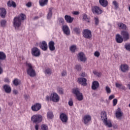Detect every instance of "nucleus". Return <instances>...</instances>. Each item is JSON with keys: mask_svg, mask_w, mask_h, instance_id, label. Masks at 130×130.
Returning a JSON list of instances; mask_svg holds the SVG:
<instances>
[{"mask_svg": "<svg viewBox=\"0 0 130 130\" xmlns=\"http://www.w3.org/2000/svg\"><path fill=\"white\" fill-rule=\"evenodd\" d=\"M115 39L117 43H122L123 41H124V40L123 39V38H122V36H121V35L119 34H117L116 35Z\"/></svg>", "mask_w": 130, "mask_h": 130, "instance_id": "18", "label": "nucleus"}, {"mask_svg": "<svg viewBox=\"0 0 130 130\" xmlns=\"http://www.w3.org/2000/svg\"><path fill=\"white\" fill-rule=\"evenodd\" d=\"M35 129L36 130H39V125L38 124H36L35 125Z\"/></svg>", "mask_w": 130, "mask_h": 130, "instance_id": "59", "label": "nucleus"}, {"mask_svg": "<svg viewBox=\"0 0 130 130\" xmlns=\"http://www.w3.org/2000/svg\"><path fill=\"white\" fill-rule=\"evenodd\" d=\"M75 69L77 71H81L82 68H81V65L78 64L75 66Z\"/></svg>", "mask_w": 130, "mask_h": 130, "instance_id": "47", "label": "nucleus"}, {"mask_svg": "<svg viewBox=\"0 0 130 130\" xmlns=\"http://www.w3.org/2000/svg\"><path fill=\"white\" fill-rule=\"evenodd\" d=\"M78 58L80 61L85 62L87 60L85 54L83 52H80L78 55Z\"/></svg>", "mask_w": 130, "mask_h": 130, "instance_id": "15", "label": "nucleus"}, {"mask_svg": "<svg viewBox=\"0 0 130 130\" xmlns=\"http://www.w3.org/2000/svg\"><path fill=\"white\" fill-rule=\"evenodd\" d=\"M113 106H116V104H117V99H114L113 100Z\"/></svg>", "mask_w": 130, "mask_h": 130, "instance_id": "48", "label": "nucleus"}, {"mask_svg": "<svg viewBox=\"0 0 130 130\" xmlns=\"http://www.w3.org/2000/svg\"><path fill=\"white\" fill-rule=\"evenodd\" d=\"M44 73L45 75H48L50 76V75H51V70L49 68L46 69L44 71Z\"/></svg>", "mask_w": 130, "mask_h": 130, "instance_id": "35", "label": "nucleus"}, {"mask_svg": "<svg viewBox=\"0 0 130 130\" xmlns=\"http://www.w3.org/2000/svg\"><path fill=\"white\" fill-rule=\"evenodd\" d=\"M101 116L105 125H107V126H108V127H111V126H112L111 121L110 120H107V115L106 114V112L105 111L102 112L101 113Z\"/></svg>", "mask_w": 130, "mask_h": 130, "instance_id": "3", "label": "nucleus"}, {"mask_svg": "<svg viewBox=\"0 0 130 130\" xmlns=\"http://www.w3.org/2000/svg\"><path fill=\"white\" fill-rule=\"evenodd\" d=\"M59 118L63 123H67L69 120L68 115L64 113H61L59 115Z\"/></svg>", "mask_w": 130, "mask_h": 130, "instance_id": "9", "label": "nucleus"}, {"mask_svg": "<svg viewBox=\"0 0 130 130\" xmlns=\"http://www.w3.org/2000/svg\"><path fill=\"white\" fill-rule=\"evenodd\" d=\"M127 87L128 88L129 90H130V84H127Z\"/></svg>", "mask_w": 130, "mask_h": 130, "instance_id": "64", "label": "nucleus"}, {"mask_svg": "<svg viewBox=\"0 0 130 130\" xmlns=\"http://www.w3.org/2000/svg\"><path fill=\"white\" fill-rule=\"evenodd\" d=\"M79 14H80V12L78 11H74L73 12V14L75 15V16H77V15H79Z\"/></svg>", "mask_w": 130, "mask_h": 130, "instance_id": "58", "label": "nucleus"}, {"mask_svg": "<svg viewBox=\"0 0 130 130\" xmlns=\"http://www.w3.org/2000/svg\"><path fill=\"white\" fill-rule=\"evenodd\" d=\"M50 99V96L47 95L46 96V100H47V101H49V100Z\"/></svg>", "mask_w": 130, "mask_h": 130, "instance_id": "60", "label": "nucleus"}, {"mask_svg": "<svg viewBox=\"0 0 130 130\" xmlns=\"http://www.w3.org/2000/svg\"><path fill=\"white\" fill-rule=\"evenodd\" d=\"M7 21L5 20H3L1 21V25L2 27H5Z\"/></svg>", "mask_w": 130, "mask_h": 130, "instance_id": "42", "label": "nucleus"}, {"mask_svg": "<svg viewBox=\"0 0 130 130\" xmlns=\"http://www.w3.org/2000/svg\"><path fill=\"white\" fill-rule=\"evenodd\" d=\"M94 22L96 26L99 24V19H98V17H94Z\"/></svg>", "mask_w": 130, "mask_h": 130, "instance_id": "45", "label": "nucleus"}, {"mask_svg": "<svg viewBox=\"0 0 130 130\" xmlns=\"http://www.w3.org/2000/svg\"><path fill=\"white\" fill-rule=\"evenodd\" d=\"M72 92L73 94H75L76 97V99H77L78 101H82V100L84 99L83 94L80 92V89L79 88H76L73 89Z\"/></svg>", "mask_w": 130, "mask_h": 130, "instance_id": "4", "label": "nucleus"}, {"mask_svg": "<svg viewBox=\"0 0 130 130\" xmlns=\"http://www.w3.org/2000/svg\"><path fill=\"white\" fill-rule=\"evenodd\" d=\"M26 6L27 7V8H31V7H32V3L31 2H28L26 4Z\"/></svg>", "mask_w": 130, "mask_h": 130, "instance_id": "52", "label": "nucleus"}, {"mask_svg": "<svg viewBox=\"0 0 130 130\" xmlns=\"http://www.w3.org/2000/svg\"><path fill=\"white\" fill-rule=\"evenodd\" d=\"M62 30L66 35H70L71 34V31L70 30V28L68 25H63L62 27Z\"/></svg>", "mask_w": 130, "mask_h": 130, "instance_id": "16", "label": "nucleus"}, {"mask_svg": "<svg viewBox=\"0 0 130 130\" xmlns=\"http://www.w3.org/2000/svg\"><path fill=\"white\" fill-rule=\"evenodd\" d=\"M68 104L69 106H73V105H74V102H73V100H70L68 102Z\"/></svg>", "mask_w": 130, "mask_h": 130, "instance_id": "49", "label": "nucleus"}, {"mask_svg": "<svg viewBox=\"0 0 130 130\" xmlns=\"http://www.w3.org/2000/svg\"><path fill=\"white\" fill-rule=\"evenodd\" d=\"M119 70L122 73H126V72H128L129 67L127 64H122L120 66Z\"/></svg>", "mask_w": 130, "mask_h": 130, "instance_id": "12", "label": "nucleus"}, {"mask_svg": "<svg viewBox=\"0 0 130 130\" xmlns=\"http://www.w3.org/2000/svg\"><path fill=\"white\" fill-rule=\"evenodd\" d=\"M73 31H74V32L76 33V34H80V33L81 32V29H80L79 27L74 28L73 29Z\"/></svg>", "mask_w": 130, "mask_h": 130, "instance_id": "39", "label": "nucleus"}, {"mask_svg": "<svg viewBox=\"0 0 130 130\" xmlns=\"http://www.w3.org/2000/svg\"><path fill=\"white\" fill-rule=\"evenodd\" d=\"M13 84L15 86H18V85L21 84V80L18 79H15L13 80Z\"/></svg>", "mask_w": 130, "mask_h": 130, "instance_id": "33", "label": "nucleus"}, {"mask_svg": "<svg viewBox=\"0 0 130 130\" xmlns=\"http://www.w3.org/2000/svg\"><path fill=\"white\" fill-rule=\"evenodd\" d=\"M31 54L34 56L38 57L41 54L40 50L38 48L34 47L31 49Z\"/></svg>", "mask_w": 130, "mask_h": 130, "instance_id": "13", "label": "nucleus"}, {"mask_svg": "<svg viewBox=\"0 0 130 130\" xmlns=\"http://www.w3.org/2000/svg\"><path fill=\"white\" fill-rule=\"evenodd\" d=\"M124 47L126 50H128V51H130V44L127 43L125 44Z\"/></svg>", "mask_w": 130, "mask_h": 130, "instance_id": "41", "label": "nucleus"}, {"mask_svg": "<svg viewBox=\"0 0 130 130\" xmlns=\"http://www.w3.org/2000/svg\"><path fill=\"white\" fill-rule=\"evenodd\" d=\"M114 98H115L114 94H112L109 96V100H112Z\"/></svg>", "mask_w": 130, "mask_h": 130, "instance_id": "53", "label": "nucleus"}, {"mask_svg": "<svg viewBox=\"0 0 130 130\" xmlns=\"http://www.w3.org/2000/svg\"><path fill=\"white\" fill-rule=\"evenodd\" d=\"M83 36L86 39L92 38V31L88 29H85L83 31Z\"/></svg>", "mask_w": 130, "mask_h": 130, "instance_id": "6", "label": "nucleus"}, {"mask_svg": "<svg viewBox=\"0 0 130 130\" xmlns=\"http://www.w3.org/2000/svg\"><path fill=\"white\" fill-rule=\"evenodd\" d=\"M50 98L53 102H58L59 101V96L56 92L52 93Z\"/></svg>", "mask_w": 130, "mask_h": 130, "instance_id": "10", "label": "nucleus"}, {"mask_svg": "<svg viewBox=\"0 0 130 130\" xmlns=\"http://www.w3.org/2000/svg\"><path fill=\"white\" fill-rule=\"evenodd\" d=\"M7 58L6 53L3 51H0V60H5Z\"/></svg>", "mask_w": 130, "mask_h": 130, "instance_id": "30", "label": "nucleus"}, {"mask_svg": "<svg viewBox=\"0 0 130 130\" xmlns=\"http://www.w3.org/2000/svg\"><path fill=\"white\" fill-rule=\"evenodd\" d=\"M115 86L116 88H118V89H121V90H124V89H125V86H123L122 84L120 83H116Z\"/></svg>", "mask_w": 130, "mask_h": 130, "instance_id": "31", "label": "nucleus"}, {"mask_svg": "<svg viewBox=\"0 0 130 130\" xmlns=\"http://www.w3.org/2000/svg\"><path fill=\"white\" fill-rule=\"evenodd\" d=\"M24 98L26 100L28 99H29V95H26V94L24 95Z\"/></svg>", "mask_w": 130, "mask_h": 130, "instance_id": "63", "label": "nucleus"}, {"mask_svg": "<svg viewBox=\"0 0 130 130\" xmlns=\"http://www.w3.org/2000/svg\"><path fill=\"white\" fill-rule=\"evenodd\" d=\"M99 3L104 8L108 5V2L107 0H99Z\"/></svg>", "mask_w": 130, "mask_h": 130, "instance_id": "27", "label": "nucleus"}, {"mask_svg": "<svg viewBox=\"0 0 130 130\" xmlns=\"http://www.w3.org/2000/svg\"><path fill=\"white\" fill-rule=\"evenodd\" d=\"M57 93H58L59 94H63V89H62L61 87H58L57 88Z\"/></svg>", "mask_w": 130, "mask_h": 130, "instance_id": "38", "label": "nucleus"}, {"mask_svg": "<svg viewBox=\"0 0 130 130\" xmlns=\"http://www.w3.org/2000/svg\"><path fill=\"white\" fill-rule=\"evenodd\" d=\"M84 124H88L91 121V116L86 115L83 117Z\"/></svg>", "mask_w": 130, "mask_h": 130, "instance_id": "19", "label": "nucleus"}, {"mask_svg": "<svg viewBox=\"0 0 130 130\" xmlns=\"http://www.w3.org/2000/svg\"><path fill=\"white\" fill-rule=\"evenodd\" d=\"M3 89L6 92V93H10V92H12V88H11V86L10 85L5 84L3 86Z\"/></svg>", "mask_w": 130, "mask_h": 130, "instance_id": "23", "label": "nucleus"}, {"mask_svg": "<svg viewBox=\"0 0 130 130\" xmlns=\"http://www.w3.org/2000/svg\"><path fill=\"white\" fill-rule=\"evenodd\" d=\"M78 83L82 86H87V79L83 77L79 78Z\"/></svg>", "mask_w": 130, "mask_h": 130, "instance_id": "17", "label": "nucleus"}, {"mask_svg": "<svg viewBox=\"0 0 130 130\" xmlns=\"http://www.w3.org/2000/svg\"><path fill=\"white\" fill-rule=\"evenodd\" d=\"M40 48H41L44 51H46L47 50V43L45 41H43L40 44Z\"/></svg>", "mask_w": 130, "mask_h": 130, "instance_id": "20", "label": "nucleus"}, {"mask_svg": "<svg viewBox=\"0 0 130 130\" xmlns=\"http://www.w3.org/2000/svg\"><path fill=\"white\" fill-rule=\"evenodd\" d=\"M13 92L14 94H15V95H17V94H18V90H13Z\"/></svg>", "mask_w": 130, "mask_h": 130, "instance_id": "61", "label": "nucleus"}, {"mask_svg": "<svg viewBox=\"0 0 130 130\" xmlns=\"http://www.w3.org/2000/svg\"><path fill=\"white\" fill-rule=\"evenodd\" d=\"M91 11L93 14H95L96 15H101L103 13L100 7L96 6L92 7Z\"/></svg>", "mask_w": 130, "mask_h": 130, "instance_id": "7", "label": "nucleus"}, {"mask_svg": "<svg viewBox=\"0 0 130 130\" xmlns=\"http://www.w3.org/2000/svg\"><path fill=\"white\" fill-rule=\"evenodd\" d=\"M80 76L83 77H87V74H86L85 72H83L81 74Z\"/></svg>", "mask_w": 130, "mask_h": 130, "instance_id": "57", "label": "nucleus"}, {"mask_svg": "<svg viewBox=\"0 0 130 130\" xmlns=\"http://www.w3.org/2000/svg\"><path fill=\"white\" fill-rule=\"evenodd\" d=\"M4 82L5 83H10V79H9V78H5Z\"/></svg>", "mask_w": 130, "mask_h": 130, "instance_id": "56", "label": "nucleus"}, {"mask_svg": "<svg viewBox=\"0 0 130 130\" xmlns=\"http://www.w3.org/2000/svg\"><path fill=\"white\" fill-rule=\"evenodd\" d=\"M3 68H2V67L0 66V75H2L3 74Z\"/></svg>", "mask_w": 130, "mask_h": 130, "instance_id": "62", "label": "nucleus"}, {"mask_svg": "<svg viewBox=\"0 0 130 130\" xmlns=\"http://www.w3.org/2000/svg\"><path fill=\"white\" fill-rule=\"evenodd\" d=\"M42 115L40 114L34 115L31 117V121L34 123H40L42 121Z\"/></svg>", "mask_w": 130, "mask_h": 130, "instance_id": "5", "label": "nucleus"}, {"mask_svg": "<svg viewBox=\"0 0 130 130\" xmlns=\"http://www.w3.org/2000/svg\"><path fill=\"white\" fill-rule=\"evenodd\" d=\"M83 19L87 23H90V19L88 18V16L86 14H84L83 15Z\"/></svg>", "mask_w": 130, "mask_h": 130, "instance_id": "36", "label": "nucleus"}, {"mask_svg": "<svg viewBox=\"0 0 130 130\" xmlns=\"http://www.w3.org/2000/svg\"><path fill=\"white\" fill-rule=\"evenodd\" d=\"M64 19L67 23H73V21H74V18L68 15H65Z\"/></svg>", "mask_w": 130, "mask_h": 130, "instance_id": "24", "label": "nucleus"}, {"mask_svg": "<svg viewBox=\"0 0 130 130\" xmlns=\"http://www.w3.org/2000/svg\"><path fill=\"white\" fill-rule=\"evenodd\" d=\"M41 104L37 103L31 106V110L32 111L37 112L41 109Z\"/></svg>", "mask_w": 130, "mask_h": 130, "instance_id": "11", "label": "nucleus"}, {"mask_svg": "<svg viewBox=\"0 0 130 130\" xmlns=\"http://www.w3.org/2000/svg\"><path fill=\"white\" fill-rule=\"evenodd\" d=\"M12 7L13 8H16L17 7V4H16V3L14 1L12 2Z\"/></svg>", "mask_w": 130, "mask_h": 130, "instance_id": "55", "label": "nucleus"}, {"mask_svg": "<svg viewBox=\"0 0 130 130\" xmlns=\"http://www.w3.org/2000/svg\"><path fill=\"white\" fill-rule=\"evenodd\" d=\"M52 10H53V8L52 7H51L49 9V12L47 17L48 20H50L52 17Z\"/></svg>", "mask_w": 130, "mask_h": 130, "instance_id": "28", "label": "nucleus"}, {"mask_svg": "<svg viewBox=\"0 0 130 130\" xmlns=\"http://www.w3.org/2000/svg\"><path fill=\"white\" fill-rule=\"evenodd\" d=\"M76 49H77V46H76V45H73L71 46L70 47V50L73 53H74V52H75Z\"/></svg>", "mask_w": 130, "mask_h": 130, "instance_id": "32", "label": "nucleus"}, {"mask_svg": "<svg viewBox=\"0 0 130 130\" xmlns=\"http://www.w3.org/2000/svg\"><path fill=\"white\" fill-rule=\"evenodd\" d=\"M7 15V10L5 8H0V16L2 18H5Z\"/></svg>", "mask_w": 130, "mask_h": 130, "instance_id": "25", "label": "nucleus"}, {"mask_svg": "<svg viewBox=\"0 0 130 130\" xmlns=\"http://www.w3.org/2000/svg\"><path fill=\"white\" fill-rule=\"evenodd\" d=\"M62 77H66L67 76V71H63L62 72L61 74Z\"/></svg>", "mask_w": 130, "mask_h": 130, "instance_id": "51", "label": "nucleus"}, {"mask_svg": "<svg viewBox=\"0 0 130 130\" xmlns=\"http://www.w3.org/2000/svg\"><path fill=\"white\" fill-rule=\"evenodd\" d=\"M106 91L107 94H110V93H111V89H110V87L109 86L106 87Z\"/></svg>", "mask_w": 130, "mask_h": 130, "instance_id": "43", "label": "nucleus"}, {"mask_svg": "<svg viewBox=\"0 0 130 130\" xmlns=\"http://www.w3.org/2000/svg\"><path fill=\"white\" fill-rule=\"evenodd\" d=\"M113 5L114 6L115 9H116V10H117V9H118V4H117V2H116V1H113Z\"/></svg>", "mask_w": 130, "mask_h": 130, "instance_id": "44", "label": "nucleus"}, {"mask_svg": "<svg viewBox=\"0 0 130 130\" xmlns=\"http://www.w3.org/2000/svg\"><path fill=\"white\" fill-rule=\"evenodd\" d=\"M25 19L26 15L23 13L20 14L19 16L15 17L13 22V27H14L16 30H18L22 24V21H24Z\"/></svg>", "mask_w": 130, "mask_h": 130, "instance_id": "1", "label": "nucleus"}, {"mask_svg": "<svg viewBox=\"0 0 130 130\" xmlns=\"http://www.w3.org/2000/svg\"><path fill=\"white\" fill-rule=\"evenodd\" d=\"M42 130H48V126L46 124H42L41 125Z\"/></svg>", "mask_w": 130, "mask_h": 130, "instance_id": "40", "label": "nucleus"}, {"mask_svg": "<svg viewBox=\"0 0 130 130\" xmlns=\"http://www.w3.org/2000/svg\"><path fill=\"white\" fill-rule=\"evenodd\" d=\"M121 36L123 38V39H124V41H127V40H129V32L127 31V30H122L121 31Z\"/></svg>", "mask_w": 130, "mask_h": 130, "instance_id": "8", "label": "nucleus"}, {"mask_svg": "<svg viewBox=\"0 0 130 130\" xmlns=\"http://www.w3.org/2000/svg\"><path fill=\"white\" fill-rule=\"evenodd\" d=\"M25 66L27 67L26 70V72L27 75L30 77H35L36 76V72H35V70L33 69V66H32V64L30 63V62L26 61L25 63Z\"/></svg>", "mask_w": 130, "mask_h": 130, "instance_id": "2", "label": "nucleus"}, {"mask_svg": "<svg viewBox=\"0 0 130 130\" xmlns=\"http://www.w3.org/2000/svg\"><path fill=\"white\" fill-rule=\"evenodd\" d=\"M117 25L119 29H121L122 30H126L127 29L126 25L122 22H119Z\"/></svg>", "mask_w": 130, "mask_h": 130, "instance_id": "26", "label": "nucleus"}, {"mask_svg": "<svg viewBox=\"0 0 130 130\" xmlns=\"http://www.w3.org/2000/svg\"><path fill=\"white\" fill-rule=\"evenodd\" d=\"M39 4L41 7H44L48 4V0H40Z\"/></svg>", "mask_w": 130, "mask_h": 130, "instance_id": "29", "label": "nucleus"}, {"mask_svg": "<svg viewBox=\"0 0 130 130\" xmlns=\"http://www.w3.org/2000/svg\"><path fill=\"white\" fill-rule=\"evenodd\" d=\"M99 82H98V81H94L92 82L91 89L94 90H97V89L99 88Z\"/></svg>", "mask_w": 130, "mask_h": 130, "instance_id": "21", "label": "nucleus"}, {"mask_svg": "<svg viewBox=\"0 0 130 130\" xmlns=\"http://www.w3.org/2000/svg\"><path fill=\"white\" fill-rule=\"evenodd\" d=\"M54 116L53 115V113H52V112H49L47 113V117L49 119H52Z\"/></svg>", "mask_w": 130, "mask_h": 130, "instance_id": "34", "label": "nucleus"}, {"mask_svg": "<svg viewBox=\"0 0 130 130\" xmlns=\"http://www.w3.org/2000/svg\"><path fill=\"white\" fill-rule=\"evenodd\" d=\"M12 4H13V1H9L7 3V6H8V7H9V8H11V7H12Z\"/></svg>", "mask_w": 130, "mask_h": 130, "instance_id": "50", "label": "nucleus"}, {"mask_svg": "<svg viewBox=\"0 0 130 130\" xmlns=\"http://www.w3.org/2000/svg\"><path fill=\"white\" fill-rule=\"evenodd\" d=\"M93 73L94 75H95V76H96V77H98L99 78H100V77H101V76L102 75L101 72H98L96 71H93Z\"/></svg>", "mask_w": 130, "mask_h": 130, "instance_id": "37", "label": "nucleus"}, {"mask_svg": "<svg viewBox=\"0 0 130 130\" xmlns=\"http://www.w3.org/2000/svg\"><path fill=\"white\" fill-rule=\"evenodd\" d=\"M59 23H61V24H63L64 20L62 18H59Z\"/></svg>", "mask_w": 130, "mask_h": 130, "instance_id": "54", "label": "nucleus"}, {"mask_svg": "<svg viewBox=\"0 0 130 130\" xmlns=\"http://www.w3.org/2000/svg\"><path fill=\"white\" fill-rule=\"evenodd\" d=\"M94 55L96 57H99V56H100V52H99L98 51H96L94 52Z\"/></svg>", "mask_w": 130, "mask_h": 130, "instance_id": "46", "label": "nucleus"}, {"mask_svg": "<svg viewBox=\"0 0 130 130\" xmlns=\"http://www.w3.org/2000/svg\"><path fill=\"white\" fill-rule=\"evenodd\" d=\"M54 42L51 41L49 42L48 46H49V49L51 51H54V50H55V47Z\"/></svg>", "mask_w": 130, "mask_h": 130, "instance_id": "22", "label": "nucleus"}, {"mask_svg": "<svg viewBox=\"0 0 130 130\" xmlns=\"http://www.w3.org/2000/svg\"><path fill=\"white\" fill-rule=\"evenodd\" d=\"M116 117L118 118L119 119L122 117V115H123V113L121 111V109L120 108H118L116 110L115 112Z\"/></svg>", "mask_w": 130, "mask_h": 130, "instance_id": "14", "label": "nucleus"}]
</instances>
